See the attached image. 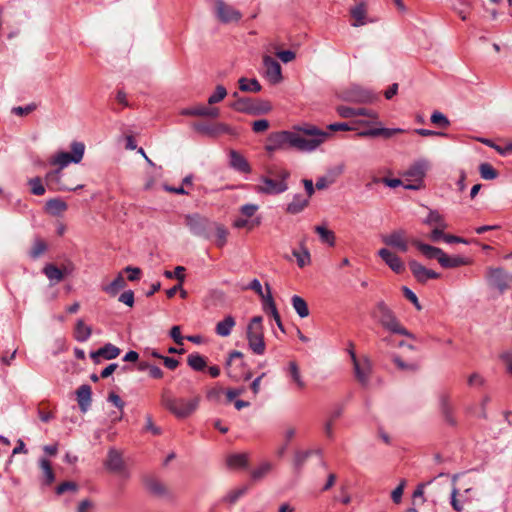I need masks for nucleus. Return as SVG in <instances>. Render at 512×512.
Masks as SVG:
<instances>
[{"instance_id": "1", "label": "nucleus", "mask_w": 512, "mask_h": 512, "mask_svg": "<svg viewBox=\"0 0 512 512\" xmlns=\"http://www.w3.org/2000/svg\"><path fill=\"white\" fill-rule=\"evenodd\" d=\"M293 132L296 141L295 144H293V148L301 152H312L316 150L330 136L328 132L311 124L297 125L294 127Z\"/></svg>"}, {"instance_id": "2", "label": "nucleus", "mask_w": 512, "mask_h": 512, "mask_svg": "<svg viewBox=\"0 0 512 512\" xmlns=\"http://www.w3.org/2000/svg\"><path fill=\"white\" fill-rule=\"evenodd\" d=\"M268 176L259 178L260 184L254 187V191L258 194L278 195L288 190L287 180L290 172L286 169H268Z\"/></svg>"}, {"instance_id": "3", "label": "nucleus", "mask_w": 512, "mask_h": 512, "mask_svg": "<svg viewBox=\"0 0 512 512\" xmlns=\"http://www.w3.org/2000/svg\"><path fill=\"white\" fill-rule=\"evenodd\" d=\"M371 317L385 330L413 338V335L400 323L393 310L383 301H378L371 311Z\"/></svg>"}, {"instance_id": "4", "label": "nucleus", "mask_w": 512, "mask_h": 512, "mask_svg": "<svg viewBox=\"0 0 512 512\" xmlns=\"http://www.w3.org/2000/svg\"><path fill=\"white\" fill-rule=\"evenodd\" d=\"M200 397L196 396L186 400L183 398H173L164 392L161 396V404L177 418H186L190 416L197 408Z\"/></svg>"}, {"instance_id": "5", "label": "nucleus", "mask_w": 512, "mask_h": 512, "mask_svg": "<svg viewBox=\"0 0 512 512\" xmlns=\"http://www.w3.org/2000/svg\"><path fill=\"white\" fill-rule=\"evenodd\" d=\"M262 316H254L248 323L246 339L249 349L256 355H263L266 350Z\"/></svg>"}, {"instance_id": "6", "label": "nucleus", "mask_w": 512, "mask_h": 512, "mask_svg": "<svg viewBox=\"0 0 512 512\" xmlns=\"http://www.w3.org/2000/svg\"><path fill=\"white\" fill-rule=\"evenodd\" d=\"M85 152V145L82 142L74 141L71 144V153L58 152L49 160L50 165L58 166L62 170L70 163H80Z\"/></svg>"}, {"instance_id": "7", "label": "nucleus", "mask_w": 512, "mask_h": 512, "mask_svg": "<svg viewBox=\"0 0 512 512\" xmlns=\"http://www.w3.org/2000/svg\"><path fill=\"white\" fill-rule=\"evenodd\" d=\"M458 479V475H453L452 482L453 487L451 489L450 494V504L454 511L462 512L464 510V504L467 502H471L477 498L476 490L470 486L464 489L462 493L459 492V489L456 487V481Z\"/></svg>"}, {"instance_id": "8", "label": "nucleus", "mask_w": 512, "mask_h": 512, "mask_svg": "<svg viewBox=\"0 0 512 512\" xmlns=\"http://www.w3.org/2000/svg\"><path fill=\"white\" fill-rule=\"evenodd\" d=\"M486 279L489 286L497 289L501 294L512 286V273L500 267H489L487 269Z\"/></svg>"}, {"instance_id": "9", "label": "nucleus", "mask_w": 512, "mask_h": 512, "mask_svg": "<svg viewBox=\"0 0 512 512\" xmlns=\"http://www.w3.org/2000/svg\"><path fill=\"white\" fill-rule=\"evenodd\" d=\"M350 347L349 354L353 363L355 378L362 386H367L372 373V363L367 357L357 358L352 343Z\"/></svg>"}, {"instance_id": "10", "label": "nucleus", "mask_w": 512, "mask_h": 512, "mask_svg": "<svg viewBox=\"0 0 512 512\" xmlns=\"http://www.w3.org/2000/svg\"><path fill=\"white\" fill-rule=\"evenodd\" d=\"M429 168V162L427 160H419L413 163L408 170L405 172V176L409 180L413 181L412 184L404 185L405 189L419 190L423 187V179Z\"/></svg>"}, {"instance_id": "11", "label": "nucleus", "mask_w": 512, "mask_h": 512, "mask_svg": "<svg viewBox=\"0 0 512 512\" xmlns=\"http://www.w3.org/2000/svg\"><path fill=\"white\" fill-rule=\"evenodd\" d=\"M295 142L293 131L275 132L269 135L265 149L268 152H274L287 149L288 147L293 148Z\"/></svg>"}, {"instance_id": "12", "label": "nucleus", "mask_w": 512, "mask_h": 512, "mask_svg": "<svg viewBox=\"0 0 512 512\" xmlns=\"http://www.w3.org/2000/svg\"><path fill=\"white\" fill-rule=\"evenodd\" d=\"M185 224L190 229L191 233L204 237H210L212 222L199 214H188L185 216Z\"/></svg>"}, {"instance_id": "13", "label": "nucleus", "mask_w": 512, "mask_h": 512, "mask_svg": "<svg viewBox=\"0 0 512 512\" xmlns=\"http://www.w3.org/2000/svg\"><path fill=\"white\" fill-rule=\"evenodd\" d=\"M215 13L218 20L222 23L239 22L242 14L233 6L225 3L223 0H214Z\"/></svg>"}, {"instance_id": "14", "label": "nucleus", "mask_w": 512, "mask_h": 512, "mask_svg": "<svg viewBox=\"0 0 512 512\" xmlns=\"http://www.w3.org/2000/svg\"><path fill=\"white\" fill-rule=\"evenodd\" d=\"M341 99L352 103H371L374 97L370 91L353 85L341 93Z\"/></svg>"}, {"instance_id": "15", "label": "nucleus", "mask_w": 512, "mask_h": 512, "mask_svg": "<svg viewBox=\"0 0 512 512\" xmlns=\"http://www.w3.org/2000/svg\"><path fill=\"white\" fill-rule=\"evenodd\" d=\"M242 359H243V353L240 351L235 350L229 354V357H228V360L226 363L227 374L234 381H239L241 379H243L244 381H247V380L251 379V377H252V373L249 370H247L246 372L240 373V372H237L236 368L233 367V365L237 361L239 362L238 366L242 367L244 365Z\"/></svg>"}, {"instance_id": "16", "label": "nucleus", "mask_w": 512, "mask_h": 512, "mask_svg": "<svg viewBox=\"0 0 512 512\" xmlns=\"http://www.w3.org/2000/svg\"><path fill=\"white\" fill-rule=\"evenodd\" d=\"M381 239L384 244L392 248H395L400 252L408 251V241L406 239V233L402 229L392 231L388 235H383Z\"/></svg>"}, {"instance_id": "17", "label": "nucleus", "mask_w": 512, "mask_h": 512, "mask_svg": "<svg viewBox=\"0 0 512 512\" xmlns=\"http://www.w3.org/2000/svg\"><path fill=\"white\" fill-rule=\"evenodd\" d=\"M409 268L415 277V279L420 283H426L430 279H438L440 274L426 268L416 260L409 261Z\"/></svg>"}, {"instance_id": "18", "label": "nucleus", "mask_w": 512, "mask_h": 512, "mask_svg": "<svg viewBox=\"0 0 512 512\" xmlns=\"http://www.w3.org/2000/svg\"><path fill=\"white\" fill-rule=\"evenodd\" d=\"M266 78L272 83L277 84L282 80V69L280 64L272 57L266 55L263 57Z\"/></svg>"}, {"instance_id": "19", "label": "nucleus", "mask_w": 512, "mask_h": 512, "mask_svg": "<svg viewBox=\"0 0 512 512\" xmlns=\"http://www.w3.org/2000/svg\"><path fill=\"white\" fill-rule=\"evenodd\" d=\"M378 255L393 272L400 274L405 270V266L402 260L389 249H380L378 251Z\"/></svg>"}, {"instance_id": "20", "label": "nucleus", "mask_w": 512, "mask_h": 512, "mask_svg": "<svg viewBox=\"0 0 512 512\" xmlns=\"http://www.w3.org/2000/svg\"><path fill=\"white\" fill-rule=\"evenodd\" d=\"M265 286H266L267 293H266V297H265V303H263V310L266 313H269L273 317L278 328L284 333L285 329H284L280 314L277 310L276 304L274 302V299L272 297L271 288H270L269 284H266Z\"/></svg>"}, {"instance_id": "21", "label": "nucleus", "mask_w": 512, "mask_h": 512, "mask_svg": "<svg viewBox=\"0 0 512 512\" xmlns=\"http://www.w3.org/2000/svg\"><path fill=\"white\" fill-rule=\"evenodd\" d=\"M105 465L108 470L127 476V473L124 469V462L122 456L117 450L111 449L108 452Z\"/></svg>"}, {"instance_id": "22", "label": "nucleus", "mask_w": 512, "mask_h": 512, "mask_svg": "<svg viewBox=\"0 0 512 512\" xmlns=\"http://www.w3.org/2000/svg\"><path fill=\"white\" fill-rule=\"evenodd\" d=\"M439 406L446 423L451 426L456 425L457 421L453 415L454 408L448 394L441 393L439 395Z\"/></svg>"}, {"instance_id": "23", "label": "nucleus", "mask_w": 512, "mask_h": 512, "mask_svg": "<svg viewBox=\"0 0 512 512\" xmlns=\"http://www.w3.org/2000/svg\"><path fill=\"white\" fill-rule=\"evenodd\" d=\"M404 129L402 128H384V127H376L370 128L357 133L358 137H378L383 136L384 138H390L396 134L403 133Z\"/></svg>"}, {"instance_id": "24", "label": "nucleus", "mask_w": 512, "mask_h": 512, "mask_svg": "<svg viewBox=\"0 0 512 512\" xmlns=\"http://www.w3.org/2000/svg\"><path fill=\"white\" fill-rule=\"evenodd\" d=\"M45 181L48 185H55L54 190L65 191V190H77L83 187V185H77L74 188L68 187L61 183V170L56 169L50 171L45 175Z\"/></svg>"}, {"instance_id": "25", "label": "nucleus", "mask_w": 512, "mask_h": 512, "mask_svg": "<svg viewBox=\"0 0 512 512\" xmlns=\"http://www.w3.org/2000/svg\"><path fill=\"white\" fill-rule=\"evenodd\" d=\"M119 354L120 349L118 347L111 343H107L97 351L91 352L90 357L95 361H97L98 357H103L106 360H112L118 357Z\"/></svg>"}, {"instance_id": "26", "label": "nucleus", "mask_w": 512, "mask_h": 512, "mask_svg": "<svg viewBox=\"0 0 512 512\" xmlns=\"http://www.w3.org/2000/svg\"><path fill=\"white\" fill-rule=\"evenodd\" d=\"M68 209V205L61 198H52L46 201L44 211L52 216H60Z\"/></svg>"}, {"instance_id": "27", "label": "nucleus", "mask_w": 512, "mask_h": 512, "mask_svg": "<svg viewBox=\"0 0 512 512\" xmlns=\"http://www.w3.org/2000/svg\"><path fill=\"white\" fill-rule=\"evenodd\" d=\"M310 200L308 197H305L301 194L294 195L292 201L287 204L286 212L291 215H296L301 213L308 205Z\"/></svg>"}, {"instance_id": "28", "label": "nucleus", "mask_w": 512, "mask_h": 512, "mask_svg": "<svg viewBox=\"0 0 512 512\" xmlns=\"http://www.w3.org/2000/svg\"><path fill=\"white\" fill-rule=\"evenodd\" d=\"M230 165L233 169L242 172L250 173L251 167L246 158L235 150H231L229 153Z\"/></svg>"}, {"instance_id": "29", "label": "nucleus", "mask_w": 512, "mask_h": 512, "mask_svg": "<svg viewBox=\"0 0 512 512\" xmlns=\"http://www.w3.org/2000/svg\"><path fill=\"white\" fill-rule=\"evenodd\" d=\"M91 394V387L86 384L81 385L76 391L77 401L83 413L87 412L91 405Z\"/></svg>"}, {"instance_id": "30", "label": "nucleus", "mask_w": 512, "mask_h": 512, "mask_svg": "<svg viewBox=\"0 0 512 512\" xmlns=\"http://www.w3.org/2000/svg\"><path fill=\"white\" fill-rule=\"evenodd\" d=\"M413 244L427 259H437L439 262L440 258L443 256L444 251L438 247L431 246L417 240H415Z\"/></svg>"}, {"instance_id": "31", "label": "nucleus", "mask_w": 512, "mask_h": 512, "mask_svg": "<svg viewBox=\"0 0 512 512\" xmlns=\"http://www.w3.org/2000/svg\"><path fill=\"white\" fill-rule=\"evenodd\" d=\"M469 263L470 260L468 258L459 255L449 256L445 252L443 253V256L440 258L439 261V264L446 269L465 266L468 265Z\"/></svg>"}, {"instance_id": "32", "label": "nucleus", "mask_w": 512, "mask_h": 512, "mask_svg": "<svg viewBox=\"0 0 512 512\" xmlns=\"http://www.w3.org/2000/svg\"><path fill=\"white\" fill-rule=\"evenodd\" d=\"M255 101H253L251 98L248 97H242L235 100L233 103L230 104V107L241 113H247L254 115L255 109Z\"/></svg>"}, {"instance_id": "33", "label": "nucleus", "mask_w": 512, "mask_h": 512, "mask_svg": "<svg viewBox=\"0 0 512 512\" xmlns=\"http://www.w3.org/2000/svg\"><path fill=\"white\" fill-rule=\"evenodd\" d=\"M236 325L235 318L227 315L223 320L216 324L215 332L221 337H228Z\"/></svg>"}, {"instance_id": "34", "label": "nucleus", "mask_w": 512, "mask_h": 512, "mask_svg": "<svg viewBox=\"0 0 512 512\" xmlns=\"http://www.w3.org/2000/svg\"><path fill=\"white\" fill-rule=\"evenodd\" d=\"M287 375L290 377L291 381L295 383L298 389L302 390L306 387V383L304 382L300 368L295 361H290L287 366Z\"/></svg>"}, {"instance_id": "35", "label": "nucleus", "mask_w": 512, "mask_h": 512, "mask_svg": "<svg viewBox=\"0 0 512 512\" xmlns=\"http://www.w3.org/2000/svg\"><path fill=\"white\" fill-rule=\"evenodd\" d=\"M39 467L42 470V484L45 486H50L55 481V474L52 469L51 463L46 458H41L39 460Z\"/></svg>"}, {"instance_id": "36", "label": "nucleus", "mask_w": 512, "mask_h": 512, "mask_svg": "<svg viewBox=\"0 0 512 512\" xmlns=\"http://www.w3.org/2000/svg\"><path fill=\"white\" fill-rule=\"evenodd\" d=\"M91 334V327L86 325L82 319H78L74 329V338L78 342H85L90 338Z\"/></svg>"}, {"instance_id": "37", "label": "nucleus", "mask_w": 512, "mask_h": 512, "mask_svg": "<svg viewBox=\"0 0 512 512\" xmlns=\"http://www.w3.org/2000/svg\"><path fill=\"white\" fill-rule=\"evenodd\" d=\"M356 116H364L367 118L355 121L357 124L366 126L378 124V114L374 110L367 108H356Z\"/></svg>"}, {"instance_id": "38", "label": "nucleus", "mask_w": 512, "mask_h": 512, "mask_svg": "<svg viewBox=\"0 0 512 512\" xmlns=\"http://www.w3.org/2000/svg\"><path fill=\"white\" fill-rule=\"evenodd\" d=\"M45 276L54 284L64 279V272L54 264H46L43 268Z\"/></svg>"}, {"instance_id": "39", "label": "nucleus", "mask_w": 512, "mask_h": 512, "mask_svg": "<svg viewBox=\"0 0 512 512\" xmlns=\"http://www.w3.org/2000/svg\"><path fill=\"white\" fill-rule=\"evenodd\" d=\"M314 231L319 235L322 243L331 247L335 245L336 237L332 230H329L326 226L317 225L314 227Z\"/></svg>"}, {"instance_id": "40", "label": "nucleus", "mask_w": 512, "mask_h": 512, "mask_svg": "<svg viewBox=\"0 0 512 512\" xmlns=\"http://www.w3.org/2000/svg\"><path fill=\"white\" fill-rule=\"evenodd\" d=\"M238 84H239V89L243 92L257 93V92H260L262 89L261 84L255 78L248 79V78L242 77L238 80Z\"/></svg>"}, {"instance_id": "41", "label": "nucleus", "mask_w": 512, "mask_h": 512, "mask_svg": "<svg viewBox=\"0 0 512 512\" xmlns=\"http://www.w3.org/2000/svg\"><path fill=\"white\" fill-rule=\"evenodd\" d=\"M126 286L125 279L118 275L111 283L102 287V290L110 296H116L118 292Z\"/></svg>"}, {"instance_id": "42", "label": "nucleus", "mask_w": 512, "mask_h": 512, "mask_svg": "<svg viewBox=\"0 0 512 512\" xmlns=\"http://www.w3.org/2000/svg\"><path fill=\"white\" fill-rule=\"evenodd\" d=\"M227 466L232 469L246 467L248 463V455L245 453L232 454L226 459Z\"/></svg>"}, {"instance_id": "43", "label": "nucleus", "mask_w": 512, "mask_h": 512, "mask_svg": "<svg viewBox=\"0 0 512 512\" xmlns=\"http://www.w3.org/2000/svg\"><path fill=\"white\" fill-rule=\"evenodd\" d=\"M292 306L295 310V312L299 315L301 318H305L309 315V309L307 302L300 296L294 295L291 298Z\"/></svg>"}, {"instance_id": "44", "label": "nucleus", "mask_w": 512, "mask_h": 512, "mask_svg": "<svg viewBox=\"0 0 512 512\" xmlns=\"http://www.w3.org/2000/svg\"><path fill=\"white\" fill-rule=\"evenodd\" d=\"M424 223L427 225H435V227H440L442 229H446L448 227L445 222L443 216L436 210H429L428 216L424 220Z\"/></svg>"}, {"instance_id": "45", "label": "nucleus", "mask_w": 512, "mask_h": 512, "mask_svg": "<svg viewBox=\"0 0 512 512\" xmlns=\"http://www.w3.org/2000/svg\"><path fill=\"white\" fill-rule=\"evenodd\" d=\"M351 15L354 18L355 22L353 26H362L366 23V7L364 3H360L351 9Z\"/></svg>"}, {"instance_id": "46", "label": "nucleus", "mask_w": 512, "mask_h": 512, "mask_svg": "<svg viewBox=\"0 0 512 512\" xmlns=\"http://www.w3.org/2000/svg\"><path fill=\"white\" fill-rule=\"evenodd\" d=\"M187 363L195 371H202L207 366L205 357L198 353L188 355Z\"/></svg>"}, {"instance_id": "47", "label": "nucleus", "mask_w": 512, "mask_h": 512, "mask_svg": "<svg viewBox=\"0 0 512 512\" xmlns=\"http://www.w3.org/2000/svg\"><path fill=\"white\" fill-rule=\"evenodd\" d=\"M27 183L30 187V192L33 195L42 196L45 194L46 188H45V186L42 182V179L40 177L37 176L34 178H30Z\"/></svg>"}, {"instance_id": "48", "label": "nucleus", "mask_w": 512, "mask_h": 512, "mask_svg": "<svg viewBox=\"0 0 512 512\" xmlns=\"http://www.w3.org/2000/svg\"><path fill=\"white\" fill-rule=\"evenodd\" d=\"M47 250V244L42 239H36L29 251V256L32 259H38Z\"/></svg>"}, {"instance_id": "49", "label": "nucleus", "mask_w": 512, "mask_h": 512, "mask_svg": "<svg viewBox=\"0 0 512 512\" xmlns=\"http://www.w3.org/2000/svg\"><path fill=\"white\" fill-rule=\"evenodd\" d=\"M212 229H214L215 233H216V237H217L216 244H217V246H219V247L224 246L225 243H226V240H227V236H228L227 229L223 225L215 223V222H212L211 230Z\"/></svg>"}, {"instance_id": "50", "label": "nucleus", "mask_w": 512, "mask_h": 512, "mask_svg": "<svg viewBox=\"0 0 512 512\" xmlns=\"http://www.w3.org/2000/svg\"><path fill=\"white\" fill-rule=\"evenodd\" d=\"M293 256L297 260V264L300 268L305 267L306 265L310 264L311 257L308 249L306 247H302V251L299 252L297 250H293Z\"/></svg>"}, {"instance_id": "51", "label": "nucleus", "mask_w": 512, "mask_h": 512, "mask_svg": "<svg viewBox=\"0 0 512 512\" xmlns=\"http://www.w3.org/2000/svg\"><path fill=\"white\" fill-rule=\"evenodd\" d=\"M479 173L485 180H493L498 176V172L489 163H481L479 166Z\"/></svg>"}, {"instance_id": "52", "label": "nucleus", "mask_w": 512, "mask_h": 512, "mask_svg": "<svg viewBox=\"0 0 512 512\" xmlns=\"http://www.w3.org/2000/svg\"><path fill=\"white\" fill-rule=\"evenodd\" d=\"M481 143L495 149L500 155H507L512 153V142H509L505 147L495 144L492 140L482 138L479 139Z\"/></svg>"}, {"instance_id": "53", "label": "nucleus", "mask_w": 512, "mask_h": 512, "mask_svg": "<svg viewBox=\"0 0 512 512\" xmlns=\"http://www.w3.org/2000/svg\"><path fill=\"white\" fill-rule=\"evenodd\" d=\"M227 96V90L223 85H217L213 94L208 97V104L214 105L221 102Z\"/></svg>"}, {"instance_id": "54", "label": "nucleus", "mask_w": 512, "mask_h": 512, "mask_svg": "<svg viewBox=\"0 0 512 512\" xmlns=\"http://www.w3.org/2000/svg\"><path fill=\"white\" fill-rule=\"evenodd\" d=\"M272 464L270 462L262 463L258 468L252 471L251 477L253 480H260L272 470Z\"/></svg>"}, {"instance_id": "55", "label": "nucleus", "mask_w": 512, "mask_h": 512, "mask_svg": "<svg viewBox=\"0 0 512 512\" xmlns=\"http://www.w3.org/2000/svg\"><path fill=\"white\" fill-rule=\"evenodd\" d=\"M146 486H147V489L151 493H153L157 496H162L166 493L165 486L158 480H154V479L148 480L146 483Z\"/></svg>"}, {"instance_id": "56", "label": "nucleus", "mask_w": 512, "mask_h": 512, "mask_svg": "<svg viewBox=\"0 0 512 512\" xmlns=\"http://www.w3.org/2000/svg\"><path fill=\"white\" fill-rule=\"evenodd\" d=\"M430 120L434 125H437V126H440L443 128H447L450 125L449 119L443 113H441L439 111H434L431 115Z\"/></svg>"}, {"instance_id": "57", "label": "nucleus", "mask_w": 512, "mask_h": 512, "mask_svg": "<svg viewBox=\"0 0 512 512\" xmlns=\"http://www.w3.org/2000/svg\"><path fill=\"white\" fill-rule=\"evenodd\" d=\"M248 490V486H242L235 490L230 491L224 498L229 503H235L241 496H243Z\"/></svg>"}, {"instance_id": "58", "label": "nucleus", "mask_w": 512, "mask_h": 512, "mask_svg": "<svg viewBox=\"0 0 512 512\" xmlns=\"http://www.w3.org/2000/svg\"><path fill=\"white\" fill-rule=\"evenodd\" d=\"M207 107L199 105L192 108L183 109L181 114L186 116H201L206 117Z\"/></svg>"}, {"instance_id": "59", "label": "nucleus", "mask_w": 512, "mask_h": 512, "mask_svg": "<svg viewBox=\"0 0 512 512\" xmlns=\"http://www.w3.org/2000/svg\"><path fill=\"white\" fill-rule=\"evenodd\" d=\"M184 272L185 268L183 266H177L174 271H164V276L168 279L176 278L180 283H182L185 278Z\"/></svg>"}, {"instance_id": "60", "label": "nucleus", "mask_w": 512, "mask_h": 512, "mask_svg": "<svg viewBox=\"0 0 512 512\" xmlns=\"http://www.w3.org/2000/svg\"><path fill=\"white\" fill-rule=\"evenodd\" d=\"M337 114L342 118H353L356 117V108H351L345 105H339L336 107Z\"/></svg>"}, {"instance_id": "61", "label": "nucleus", "mask_w": 512, "mask_h": 512, "mask_svg": "<svg viewBox=\"0 0 512 512\" xmlns=\"http://www.w3.org/2000/svg\"><path fill=\"white\" fill-rule=\"evenodd\" d=\"M254 115L266 114L272 110V106L267 101H255Z\"/></svg>"}, {"instance_id": "62", "label": "nucleus", "mask_w": 512, "mask_h": 512, "mask_svg": "<svg viewBox=\"0 0 512 512\" xmlns=\"http://www.w3.org/2000/svg\"><path fill=\"white\" fill-rule=\"evenodd\" d=\"M35 109H36V105L32 103V104H28L25 107H22V106L13 107L12 113L17 116H25V115H28L31 112H33Z\"/></svg>"}, {"instance_id": "63", "label": "nucleus", "mask_w": 512, "mask_h": 512, "mask_svg": "<svg viewBox=\"0 0 512 512\" xmlns=\"http://www.w3.org/2000/svg\"><path fill=\"white\" fill-rule=\"evenodd\" d=\"M195 130L209 137L215 136V126L214 125H205V124H196L194 126Z\"/></svg>"}, {"instance_id": "64", "label": "nucleus", "mask_w": 512, "mask_h": 512, "mask_svg": "<svg viewBox=\"0 0 512 512\" xmlns=\"http://www.w3.org/2000/svg\"><path fill=\"white\" fill-rule=\"evenodd\" d=\"M76 490H77V484L75 482L66 481L57 486L56 493L58 495H61V494L65 493L66 491H74L75 492Z\"/></svg>"}]
</instances>
